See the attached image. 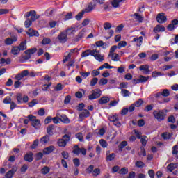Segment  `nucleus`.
I'll return each mask as SVG.
<instances>
[{
  "mask_svg": "<svg viewBox=\"0 0 178 178\" xmlns=\"http://www.w3.org/2000/svg\"><path fill=\"white\" fill-rule=\"evenodd\" d=\"M55 12H56V9H54L53 8H50L45 11V15H46V16H48L49 17L52 16V15H54V13H55Z\"/></svg>",
  "mask_w": 178,
  "mask_h": 178,
  "instance_id": "obj_27",
  "label": "nucleus"
},
{
  "mask_svg": "<svg viewBox=\"0 0 178 178\" xmlns=\"http://www.w3.org/2000/svg\"><path fill=\"white\" fill-rule=\"evenodd\" d=\"M94 170V165H90L86 168V172L89 175H91Z\"/></svg>",
  "mask_w": 178,
  "mask_h": 178,
  "instance_id": "obj_58",
  "label": "nucleus"
},
{
  "mask_svg": "<svg viewBox=\"0 0 178 178\" xmlns=\"http://www.w3.org/2000/svg\"><path fill=\"white\" fill-rule=\"evenodd\" d=\"M57 144H58V147H66V145L67 143L62 139H58L57 141Z\"/></svg>",
  "mask_w": 178,
  "mask_h": 178,
  "instance_id": "obj_40",
  "label": "nucleus"
},
{
  "mask_svg": "<svg viewBox=\"0 0 178 178\" xmlns=\"http://www.w3.org/2000/svg\"><path fill=\"white\" fill-rule=\"evenodd\" d=\"M99 173H101V170L99 168H95L92 172V175L94 176L95 177H97V176H98Z\"/></svg>",
  "mask_w": 178,
  "mask_h": 178,
  "instance_id": "obj_46",
  "label": "nucleus"
},
{
  "mask_svg": "<svg viewBox=\"0 0 178 178\" xmlns=\"http://www.w3.org/2000/svg\"><path fill=\"white\" fill-rule=\"evenodd\" d=\"M26 34L29 35V37H38L40 35V33H38V31L33 29H29L28 31H26Z\"/></svg>",
  "mask_w": 178,
  "mask_h": 178,
  "instance_id": "obj_19",
  "label": "nucleus"
},
{
  "mask_svg": "<svg viewBox=\"0 0 178 178\" xmlns=\"http://www.w3.org/2000/svg\"><path fill=\"white\" fill-rule=\"evenodd\" d=\"M24 17L26 19L24 22V26L26 29H29V27L33 24V22H35V20L40 19V15H37L35 10H31L29 12H26Z\"/></svg>",
  "mask_w": 178,
  "mask_h": 178,
  "instance_id": "obj_1",
  "label": "nucleus"
},
{
  "mask_svg": "<svg viewBox=\"0 0 178 178\" xmlns=\"http://www.w3.org/2000/svg\"><path fill=\"white\" fill-rule=\"evenodd\" d=\"M127 45V42L126 41H120L118 44V49H120L121 48H124Z\"/></svg>",
  "mask_w": 178,
  "mask_h": 178,
  "instance_id": "obj_48",
  "label": "nucleus"
},
{
  "mask_svg": "<svg viewBox=\"0 0 178 178\" xmlns=\"http://www.w3.org/2000/svg\"><path fill=\"white\" fill-rule=\"evenodd\" d=\"M27 118L31 122V126H33L34 129H40V127H41V122L40 120L37 119V117L29 115L27 116Z\"/></svg>",
  "mask_w": 178,
  "mask_h": 178,
  "instance_id": "obj_5",
  "label": "nucleus"
},
{
  "mask_svg": "<svg viewBox=\"0 0 178 178\" xmlns=\"http://www.w3.org/2000/svg\"><path fill=\"white\" fill-rule=\"evenodd\" d=\"M152 109H154V104H149L145 107L144 111L150 112V111H152Z\"/></svg>",
  "mask_w": 178,
  "mask_h": 178,
  "instance_id": "obj_49",
  "label": "nucleus"
},
{
  "mask_svg": "<svg viewBox=\"0 0 178 178\" xmlns=\"http://www.w3.org/2000/svg\"><path fill=\"white\" fill-rule=\"evenodd\" d=\"M51 122H52V116H47L44 119V124H49V123H51Z\"/></svg>",
  "mask_w": 178,
  "mask_h": 178,
  "instance_id": "obj_61",
  "label": "nucleus"
},
{
  "mask_svg": "<svg viewBox=\"0 0 178 178\" xmlns=\"http://www.w3.org/2000/svg\"><path fill=\"white\" fill-rule=\"evenodd\" d=\"M18 48L21 50V51H24L26 49H27V40H24L22 41L20 44L18 46Z\"/></svg>",
  "mask_w": 178,
  "mask_h": 178,
  "instance_id": "obj_26",
  "label": "nucleus"
},
{
  "mask_svg": "<svg viewBox=\"0 0 178 178\" xmlns=\"http://www.w3.org/2000/svg\"><path fill=\"white\" fill-rule=\"evenodd\" d=\"M27 76H29V70H23L22 72H21L20 73H18L15 76V80L20 81L24 77H27Z\"/></svg>",
  "mask_w": 178,
  "mask_h": 178,
  "instance_id": "obj_13",
  "label": "nucleus"
},
{
  "mask_svg": "<svg viewBox=\"0 0 178 178\" xmlns=\"http://www.w3.org/2000/svg\"><path fill=\"white\" fill-rule=\"evenodd\" d=\"M172 155H176V159H178V145H175L172 149Z\"/></svg>",
  "mask_w": 178,
  "mask_h": 178,
  "instance_id": "obj_35",
  "label": "nucleus"
},
{
  "mask_svg": "<svg viewBox=\"0 0 178 178\" xmlns=\"http://www.w3.org/2000/svg\"><path fill=\"white\" fill-rule=\"evenodd\" d=\"M139 70L140 71H145V74H149V66L148 65H142L139 67Z\"/></svg>",
  "mask_w": 178,
  "mask_h": 178,
  "instance_id": "obj_24",
  "label": "nucleus"
},
{
  "mask_svg": "<svg viewBox=\"0 0 178 178\" xmlns=\"http://www.w3.org/2000/svg\"><path fill=\"white\" fill-rule=\"evenodd\" d=\"M127 86H129V83L127 82H122L120 83L119 88L123 90V88H127Z\"/></svg>",
  "mask_w": 178,
  "mask_h": 178,
  "instance_id": "obj_63",
  "label": "nucleus"
},
{
  "mask_svg": "<svg viewBox=\"0 0 178 178\" xmlns=\"http://www.w3.org/2000/svg\"><path fill=\"white\" fill-rule=\"evenodd\" d=\"M59 119H60V122H62V123H65V124H69V123H70V120L69 119V118H67V116L65 114H57Z\"/></svg>",
  "mask_w": 178,
  "mask_h": 178,
  "instance_id": "obj_15",
  "label": "nucleus"
},
{
  "mask_svg": "<svg viewBox=\"0 0 178 178\" xmlns=\"http://www.w3.org/2000/svg\"><path fill=\"white\" fill-rule=\"evenodd\" d=\"M41 144H48L49 143V135H46L40 138Z\"/></svg>",
  "mask_w": 178,
  "mask_h": 178,
  "instance_id": "obj_29",
  "label": "nucleus"
},
{
  "mask_svg": "<svg viewBox=\"0 0 178 178\" xmlns=\"http://www.w3.org/2000/svg\"><path fill=\"white\" fill-rule=\"evenodd\" d=\"M17 104H27L29 102V96L22 95V93H17L16 96Z\"/></svg>",
  "mask_w": 178,
  "mask_h": 178,
  "instance_id": "obj_7",
  "label": "nucleus"
},
{
  "mask_svg": "<svg viewBox=\"0 0 178 178\" xmlns=\"http://www.w3.org/2000/svg\"><path fill=\"white\" fill-rule=\"evenodd\" d=\"M140 143L143 147H145V145H147V136H142L140 138Z\"/></svg>",
  "mask_w": 178,
  "mask_h": 178,
  "instance_id": "obj_50",
  "label": "nucleus"
},
{
  "mask_svg": "<svg viewBox=\"0 0 178 178\" xmlns=\"http://www.w3.org/2000/svg\"><path fill=\"white\" fill-rule=\"evenodd\" d=\"M116 49H118V46H116V45L112 46L110 49L108 56H111V55L115 54L113 52H115V51H116Z\"/></svg>",
  "mask_w": 178,
  "mask_h": 178,
  "instance_id": "obj_57",
  "label": "nucleus"
},
{
  "mask_svg": "<svg viewBox=\"0 0 178 178\" xmlns=\"http://www.w3.org/2000/svg\"><path fill=\"white\" fill-rule=\"evenodd\" d=\"M144 104V101L141 99H138L136 102L134 103V106L136 108H140Z\"/></svg>",
  "mask_w": 178,
  "mask_h": 178,
  "instance_id": "obj_37",
  "label": "nucleus"
},
{
  "mask_svg": "<svg viewBox=\"0 0 178 178\" xmlns=\"http://www.w3.org/2000/svg\"><path fill=\"white\" fill-rule=\"evenodd\" d=\"M119 175H127L129 173V168L124 167L118 171Z\"/></svg>",
  "mask_w": 178,
  "mask_h": 178,
  "instance_id": "obj_38",
  "label": "nucleus"
},
{
  "mask_svg": "<svg viewBox=\"0 0 178 178\" xmlns=\"http://www.w3.org/2000/svg\"><path fill=\"white\" fill-rule=\"evenodd\" d=\"M90 55L94 56L95 59L98 60V62H103L105 58V56L101 55V51L97 49H87L81 53V58H87Z\"/></svg>",
  "mask_w": 178,
  "mask_h": 178,
  "instance_id": "obj_2",
  "label": "nucleus"
},
{
  "mask_svg": "<svg viewBox=\"0 0 178 178\" xmlns=\"http://www.w3.org/2000/svg\"><path fill=\"white\" fill-rule=\"evenodd\" d=\"M108 120L110 122H113L114 126H117V127H120V122H119V117H118V115L109 116Z\"/></svg>",
  "mask_w": 178,
  "mask_h": 178,
  "instance_id": "obj_11",
  "label": "nucleus"
},
{
  "mask_svg": "<svg viewBox=\"0 0 178 178\" xmlns=\"http://www.w3.org/2000/svg\"><path fill=\"white\" fill-rule=\"evenodd\" d=\"M20 51L21 50L18 46H14L11 49V54H13V55H19V54H20Z\"/></svg>",
  "mask_w": 178,
  "mask_h": 178,
  "instance_id": "obj_28",
  "label": "nucleus"
},
{
  "mask_svg": "<svg viewBox=\"0 0 178 178\" xmlns=\"http://www.w3.org/2000/svg\"><path fill=\"white\" fill-rule=\"evenodd\" d=\"M37 52L36 48H32L29 49L28 50H26L24 51V54H26V56H24L22 57V58L19 59L20 63H24L26 60H29V59H31V56L33 54H35Z\"/></svg>",
  "mask_w": 178,
  "mask_h": 178,
  "instance_id": "obj_3",
  "label": "nucleus"
},
{
  "mask_svg": "<svg viewBox=\"0 0 178 178\" xmlns=\"http://www.w3.org/2000/svg\"><path fill=\"white\" fill-rule=\"evenodd\" d=\"M90 115L91 113L90 111H88L87 109H85L79 114V118H81V120H83L85 118H89Z\"/></svg>",
  "mask_w": 178,
  "mask_h": 178,
  "instance_id": "obj_20",
  "label": "nucleus"
},
{
  "mask_svg": "<svg viewBox=\"0 0 178 178\" xmlns=\"http://www.w3.org/2000/svg\"><path fill=\"white\" fill-rule=\"evenodd\" d=\"M109 101H111V99H109V97H102L99 99L98 102H99V105H104L105 104H108V102H109Z\"/></svg>",
  "mask_w": 178,
  "mask_h": 178,
  "instance_id": "obj_23",
  "label": "nucleus"
},
{
  "mask_svg": "<svg viewBox=\"0 0 178 178\" xmlns=\"http://www.w3.org/2000/svg\"><path fill=\"white\" fill-rule=\"evenodd\" d=\"M84 11H81L80 13H79L76 16H75V19L78 21H80L81 19H83V17L84 16Z\"/></svg>",
  "mask_w": 178,
  "mask_h": 178,
  "instance_id": "obj_47",
  "label": "nucleus"
},
{
  "mask_svg": "<svg viewBox=\"0 0 178 178\" xmlns=\"http://www.w3.org/2000/svg\"><path fill=\"white\" fill-rule=\"evenodd\" d=\"M121 95L122 97H129L130 95V91L126 90V89H122L121 90Z\"/></svg>",
  "mask_w": 178,
  "mask_h": 178,
  "instance_id": "obj_41",
  "label": "nucleus"
},
{
  "mask_svg": "<svg viewBox=\"0 0 178 178\" xmlns=\"http://www.w3.org/2000/svg\"><path fill=\"white\" fill-rule=\"evenodd\" d=\"M115 158H116V154H115V153H112L106 156V161H107V162H111L113 161Z\"/></svg>",
  "mask_w": 178,
  "mask_h": 178,
  "instance_id": "obj_34",
  "label": "nucleus"
},
{
  "mask_svg": "<svg viewBox=\"0 0 178 178\" xmlns=\"http://www.w3.org/2000/svg\"><path fill=\"white\" fill-rule=\"evenodd\" d=\"M76 31V28L71 26L70 28H68L64 31V33H66L67 35H70V34H73Z\"/></svg>",
  "mask_w": 178,
  "mask_h": 178,
  "instance_id": "obj_31",
  "label": "nucleus"
},
{
  "mask_svg": "<svg viewBox=\"0 0 178 178\" xmlns=\"http://www.w3.org/2000/svg\"><path fill=\"white\" fill-rule=\"evenodd\" d=\"M131 17H134L135 20L136 22H138V23H143L144 20V17L143 16L140 15L138 13H134L131 15Z\"/></svg>",
  "mask_w": 178,
  "mask_h": 178,
  "instance_id": "obj_21",
  "label": "nucleus"
},
{
  "mask_svg": "<svg viewBox=\"0 0 178 178\" xmlns=\"http://www.w3.org/2000/svg\"><path fill=\"white\" fill-rule=\"evenodd\" d=\"M54 130H55V125L50 124L47 128V133L48 136H54Z\"/></svg>",
  "mask_w": 178,
  "mask_h": 178,
  "instance_id": "obj_22",
  "label": "nucleus"
},
{
  "mask_svg": "<svg viewBox=\"0 0 178 178\" xmlns=\"http://www.w3.org/2000/svg\"><path fill=\"white\" fill-rule=\"evenodd\" d=\"M133 42H136L137 47H141V44H143V36H140L139 38H134L133 39Z\"/></svg>",
  "mask_w": 178,
  "mask_h": 178,
  "instance_id": "obj_25",
  "label": "nucleus"
},
{
  "mask_svg": "<svg viewBox=\"0 0 178 178\" xmlns=\"http://www.w3.org/2000/svg\"><path fill=\"white\" fill-rule=\"evenodd\" d=\"M149 79V76H144L143 75H140L139 76V79H134L132 80V83L134 86H136V84H140V83H147V81H148V80Z\"/></svg>",
  "mask_w": 178,
  "mask_h": 178,
  "instance_id": "obj_10",
  "label": "nucleus"
},
{
  "mask_svg": "<svg viewBox=\"0 0 178 178\" xmlns=\"http://www.w3.org/2000/svg\"><path fill=\"white\" fill-rule=\"evenodd\" d=\"M33 156H34V154L33 153V152H29V153H26L24 156V161H26V162L30 163L32 161H34V158Z\"/></svg>",
  "mask_w": 178,
  "mask_h": 178,
  "instance_id": "obj_16",
  "label": "nucleus"
},
{
  "mask_svg": "<svg viewBox=\"0 0 178 178\" xmlns=\"http://www.w3.org/2000/svg\"><path fill=\"white\" fill-rule=\"evenodd\" d=\"M127 146V141L124 140L122 142L120 143V144L118 145V149L120 152H122V151H123V148H124V147Z\"/></svg>",
  "mask_w": 178,
  "mask_h": 178,
  "instance_id": "obj_33",
  "label": "nucleus"
},
{
  "mask_svg": "<svg viewBox=\"0 0 178 178\" xmlns=\"http://www.w3.org/2000/svg\"><path fill=\"white\" fill-rule=\"evenodd\" d=\"M38 115H39V116H44V115H45V109L44 108L39 109Z\"/></svg>",
  "mask_w": 178,
  "mask_h": 178,
  "instance_id": "obj_64",
  "label": "nucleus"
},
{
  "mask_svg": "<svg viewBox=\"0 0 178 178\" xmlns=\"http://www.w3.org/2000/svg\"><path fill=\"white\" fill-rule=\"evenodd\" d=\"M105 84H108V79L106 78H102L99 81V86H105Z\"/></svg>",
  "mask_w": 178,
  "mask_h": 178,
  "instance_id": "obj_45",
  "label": "nucleus"
},
{
  "mask_svg": "<svg viewBox=\"0 0 178 178\" xmlns=\"http://www.w3.org/2000/svg\"><path fill=\"white\" fill-rule=\"evenodd\" d=\"M177 168V164H176V163H170L167 166V169H168V170H169V172H172V171L175 170Z\"/></svg>",
  "mask_w": 178,
  "mask_h": 178,
  "instance_id": "obj_32",
  "label": "nucleus"
},
{
  "mask_svg": "<svg viewBox=\"0 0 178 178\" xmlns=\"http://www.w3.org/2000/svg\"><path fill=\"white\" fill-rule=\"evenodd\" d=\"M135 166L136 168H144V166H145V163L143 161H136L135 163Z\"/></svg>",
  "mask_w": 178,
  "mask_h": 178,
  "instance_id": "obj_52",
  "label": "nucleus"
},
{
  "mask_svg": "<svg viewBox=\"0 0 178 178\" xmlns=\"http://www.w3.org/2000/svg\"><path fill=\"white\" fill-rule=\"evenodd\" d=\"M38 139H36L33 141V143L31 146V149H35L38 147Z\"/></svg>",
  "mask_w": 178,
  "mask_h": 178,
  "instance_id": "obj_54",
  "label": "nucleus"
},
{
  "mask_svg": "<svg viewBox=\"0 0 178 178\" xmlns=\"http://www.w3.org/2000/svg\"><path fill=\"white\" fill-rule=\"evenodd\" d=\"M86 37V29H83L74 38V42H79L80 40Z\"/></svg>",
  "mask_w": 178,
  "mask_h": 178,
  "instance_id": "obj_12",
  "label": "nucleus"
},
{
  "mask_svg": "<svg viewBox=\"0 0 178 178\" xmlns=\"http://www.w3.org/2000/svg\"><path fill=\"white\" fill-rule=\"evenodd\" d=\"M166 28L163 26L162 24H157L153 29V33H155V34H157V33H163L165 31Z\"/></svg>",
  "mask_w": 178,
  "mask_h": 178,
  "instance_id": "obj_14",
  "label": "nucleus"
},
{
  "mask_svg": "<svg viewBox=\"0 0 178 178\" xmlns=\"http://www.w3.org/2000/svg\"><path fill=\"white\" fill-rule=\"evenodd\" d=\"M153 115L158 122H162L166 118V113L163 110H156L153 112Z\"/></svg>",
  "mask_w": 178,
  "mask_h": 178,
  "instance_id": "obj_4",
  "label": "nucleus"
},
{
  "mask_svg": "<svg viewBox=\"0 0 178 178\" xmlns=\"http://www.w3.org/2000/svg\"><path fill=\"white\" fill-rule=\"evenodd\" d=\"M73 163L76 168H79V166H80V159H79V158L74 159Z\"/></svg>",
  "mask_w": 178,
  "mask_h": 178,
  "instance_id": "obj_59",
  "label": "nucleus"
},
{
  "mask_svg": "<svg viewBox=\"0 0 178 178\" xmlns=\"http://www.w3.org/2000/svg\"><path fill=\"white\" fill-rule=\"evenodd\" d=\"M102 95V91L101 89H95L92 90V94L89 95L88 99L90 101H94V99H97V98H99Z\"/></svg>",
  "mask_w": 178,
  "mask_h": 178,
  "instance_id": "obj_6",
  "label": "nucleus"
},
{
  "mask_svg": "<svg viewBox=\"0 0 178 178\" xmlns=\"http://www.w3.org/2000/svg\"><path fill=\"white\" fill-rule=\"evenodd\" d=\"M38 104V101L35 99H33L31 102H30L28 105L29 108H33L35 105H37Z\"/></svg>",
  "mask_w": 178,
  "mask_h": 178,
  "instance_id": "obj_51",
  "label": "nucleus"
},
{
  "mask_svg": "<svg viewBox=\"0 0 178 178\" xmlns=\"http://www.w3.org/2000/svg\"><path fill=\"white\" fill-rule=\"evenodd\" d=\"M55 151V146L50 145L43 149V154L44 155H49L51 152H54Z\"/></svg>",
  "mask_w": 178,
  "mask_h": 178,
  "instance_id": "obj_18",
  "label": "nucleus"
},
{
  "mask_svg": "<svg viewBox=\"0 0 178 178\" xmlns=\"http://www.w3.org/2000/svg\"><path fill=\"white\" fill-rule=\"evenodd\" d=\"M51 42V39L49 38H44L42 40V45H48L49 43Z\"/></svg>",
  "mask_w": 178,
  "mask_h": 178,
  "instance_id": "obj_43",
  "label": "nucleus"
},
{
  "mask_svg": "<svg viewBox=\"0 0 178 178\" xmlns=\"http://www.w3.org/2000/svg\"><path fill=\"white\" fill-rule=\"evenodd\" d=\"M72 134H65L63 136L62 140L63 141H65L67 144V143H69V141H70V137H71Z\"/></svg>",
  "mask_w": 178,
  "mask_h": 178,
  "instance_id": "obj_39",
  "label": "nucleus"
},
{
  "mask_svg": "<svg viewBox=\"0 0 178 178\" xmlns=\"http://www.w3.org/2000/svg\"><path fill=\"white\" fill-rule=\"evenodd\" d=\"M75 137L81 143H83L84 141V138L83 137V134H81V133H77L76 134H75Z\"/></svg>",
  "mask_w": 178,
  "mask_h": 178,
  "instance_id": "obj_42",
  "label": "nucleus"
},
{
  "mask_svg": "<svg viewBox=\"0 0 178 178\" xmlns=\"http://www.w3.org/2000/svg\"><path fill=\"white\" fill-rule=\"evenodd\" d=\"M99 144L102 148H106V147H108V143H106L104 139H101L99 140Z\"/></svg>",
  "mask_w": 178,
  "mask_h": 178,
  "instance_id": "obj_53",
  "label": "nucleus"
},
{
  "mask_svg": "<svg viewBox=\"0 0 178 178\" xmlns=\"http://www.w3.org/2000/svg\"><path fill=\"white\" fill-rule=\"evenodd\" d=\"M164 13H160L157 14L156 20L159 24H163L165 22H168V17Z\"/></svg>",
  "mask_w": 178,
  "mask_h": 178,
  "instance_id": "obj_8",
  "label": "nucleus"
},
{
  "mask_svg": "<svg viewBox=\"0 0 178 178\" xmlns=\"http://www.w3.org/2000/svg\"><path fill=\"white\" fill-rule=\"evenodd\" d=\"M62 90H63L62 83H58L54 88V91H62Z\"/></svg>",
  "mask_w": 178,
  "mask_h": 178,
  "instance_id": "obj_55",
  "label": "nucleus"
},
{
  "mask_svg": "<svg viewBox=\"0 0 178 178\" xmlns=\"http://www.w3.org/2000/svg\"><path fill=\"white\" fill-rule=\"evenodd\" d=\"M17 41V38L16 36H13V38H7L5 39L4 42L6 45H12L13 42H16Z\"/></svg>",
  "mask_w": 178,
  "mask_h": 178,
  "instance_id": "obj_17",
  "label": "nucleus"
},
{
  "mask_svg": "<svg viewBox=\"0 0 178 178\" xmlns=\"http://www.w3.org/2000/svg\"><path fill=\"white\" fill-rule=\"evenodd\" d=\"M57 40L60 44H65V42H67V33L65 31L60 32L57 36Z\"/></svg>",
  "mask_w": 178,
  "mask_h": 178,
  "instance_id": "obj_9",
  "label": "nucleus"
},
{
  "mask_svg": "<svg viewBox=\"0 0 178 178\" xmlns=\"http://www.w3.org/2000/svg\"><path fill=\"white\" fill-rule=\"evenodd\" d=\"M49 170L50 169L48 166H44L41 169V173L42 175H48V173H49Z\"/></svg>",
  "mask_w": 178,
  "mask_h": 178,
  "instance_id": "obj_44",
  "label": "nucleus"
},
{
  "mask_svg": "<svg viewBox=\"0 0 178 178\" xmlns=\"http://www.w3.org/2000/svg\"><path fill=\"white\" fill-rule=\"evenodd\" d=\"M172 137V135H170V134H168V133H163L162 134V138L164 140H170V138Z\"/></svg>",
  "mask_w": 178,
  "mask_h": 178,
  "instance_id": "obj_60",
  "label": "nucleus"
},
{
  "mask_svg": "<svg viewBox=\"0 0 178 178\" xmlns=\"http://www.w3.org/2000/svg\"><path fill=\"white\" fill-rule=\"evenodd\" d=\"M95 6H97V4L90 3V4L85 9V12H86V13H90V12H92V10H94V8H95Z\"/></svg>",
  "mask_w": 178,
  "mask_h": 178,
  "instance_id": "obj_30",
  "label": "nucleus"
},
{
  "mask_svg": "<svg viewBox=\"0 0 178 178\" xmlns=\"http://www.w3.org/2000/svg\"><path fill=\"white\" fill-rule=\"evenodd\" d=\"M111 59L112 60H113V62H119L120 60V58H119V54H116V53H114L113 54H111Z\"/></svg>",
  "mask_w": 178,
  "mask_h": 178,
  "instance_id": "obj_36",
  "label": "nucleus"
},
{
  "mask_svg": "<svg viewBox=\"0 0 178 178\" xmlns=\"http://www.w3.org/2000/svg\"><path fill=\"white\" fill-rule=\"evenodd\" d=\"M98 83V78H93L92 79V80L90 81V86L91 87H94V86H95V84H97Z\"/></svg>",
  "mask_w": 178,
  "mask_h": 178,
  "instance_id": "obj_62",
  "label": "nucleus"
},
{
  "mask_svg": "<svg viewBox=\"0 0 178 178\" xmlns=\"http://www.w3.org/2000/svg\"><path fill=\"white\" fill-rule=\"evenodd\" d=\"M162 97H169L170 95V92H169V90L168 89H164L161 92Z\"/></svg>",
  "mask_w": 178,
  "mask_h": 178,
  "instance_id": "obj_56",
  "label": "nucleus"
}]
</instances>
